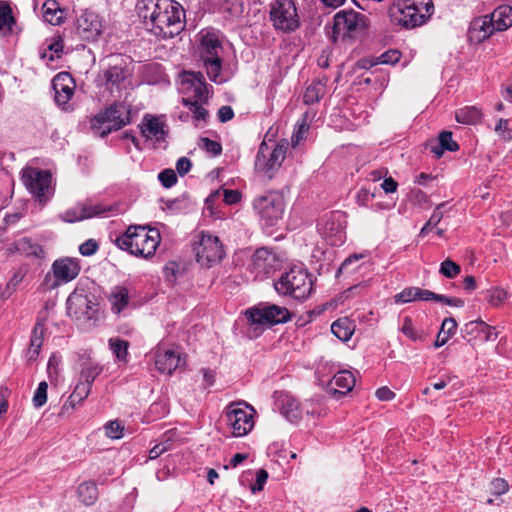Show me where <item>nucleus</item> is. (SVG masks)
<instances>
[{"instance_id": "obj_1", "label": "nucleus", "mask_w": 512, "mask_h": 512, "mask_svg": "<svg viewBox=\"0 0 512 512\" xmlns=\"http://www.w3.org/2000/svg\"><path fill=\"white\" fill-rule=\"evenodd\" d=\"M136 11L158 37L173 38L184 29V9L174 0H138Z\"/></svg>"}, {"instance_id": "obj_2", "label": "nucleus", "mask_w": 512, "mask_h": 512, "mask_svg": "<svg viewBox=\"0 0 512 512\" xmlns=\"http://www.w3.org/2000/svg\"><path fill=\"white\" fill-rule=\"evenodd\" d=\"M160 242L161 236L157 229L141 225L129 226L125 233L115 240L120 249L144 259L155 255Z\"/></svg>"}, {"instance_id": "obj_3", "label": "nucleus", "mask_w": 512, "mask_h": 512, "mask_svg": "<svg viewBox=\"0 0 512 512\" xmlns=\"http://www.w3.org/2000/svg\"><path fill=\"white\" fill-rule=\"evenodd\" d=\"M198 53L209 79L218 84L225 82L226 78L221 73L224 48L217 31L200 32Z\"/></svg>"}, {"instance_id": "obj_4", "label": "nucleus", "mask_w": 512, "mask_h": 512, "mask_svg": "<svg viewBox=\"0 0 512 512\" xmlns=\"http://www.w3.org/2000/svg\"><path fill=\"white\" fill-rule=\"evenodd\" d=\"M432 12V0H397L389 9L391 21L405 28L424 24Z\"/></svg>"}, {"instance_id": "obj_5", "label": "nucleus", "mask_w": 512, "mask_h": 512, "mask_svg": "<svg viewBox=\"0 0 512 512\" xmlns=\"http://www.w3.org/2000/svg\"><path fill=\"white\" fill-rule=\"evenodd\" d=\"M274 286L279 294L304 299L312 290V279L306 269L294 266L285 272Z\"/></svg>"}, {"instance_id": "obj_6", "label": "nucleus", "mask_w": 512, "mask_h": 512, "mask_svg": "<svg viewBox=\"0 0 512 512\" xmlns=\"http://www.w3.org/2000/svg\"><path fill=\"white\" fill-rule=\"evenodd\" d=\"M129 71L126 63L121 56H111L108 67L105 68L97 77V85L103 87L111 94L120 93L126 90L130 85L128 80Z\"/></svg>"}, {"instance_id": "obj_7", "label": "nucleus", "mask_w": 512, "mask_h": 512, "mask_svg": "<svg viewBox=\"0 0 512 512\" xmlns=\"http://www.w3.org/2000/svg\"><path fill=\"white\" fill-rule=\"evenodd\" d=\"M253 209L264 226L277 225L285 212V199L281 193L268 192L253 200Z\"/></svg>"}, {"instance_id": "obj_8", "label": "nucleus", "mask_w": 512, "mask_h": 512, "mask_svg": "<svg viewBox=\"0 0 512 512\" xmlns=\"http://www.w3.org/2000/svg\"><path fill=\"white\" fill-rule=\"evenodd\" d=\"M130 122V111L123 105H113L99 112L91 119L92 130L104 137L112 131L119 130Z\"/></svg>"}, {"instance_id": "obj_9", "label": "nucleus", "mask_w": 512, "mask_h": 512, "mask_svg": "<svg viewBox=\"0 0 512 512\" xmlns=\"http://www.w3.org/2000/svg\"><path fill=\"white\" fill-rule=\"evenodd\" d=\"M255 410L244 401L230 403L225 411L227 426L234 437L247 435L254 427Z\"/></svg>"}, {"instance_id": "obj_10", "label": "nucleus", "mask_w": 512, "mask_h": 512, "mask_svg": "<svg viewBox=\"0 0 512 512\" xmlns=\"http://www.w3.org/2000/svg\"><path fill=\"white\" fill-rule=\"evenodd\" d=\"M288 146L289 143L286 139H281L273 149H270L266 142H262L256 155V171L271 178L281 167L286 157Z\"/></svg>"}, {"instance_id": "obj_11", "label": "nucleus", "mask_w": 512, "mask_h": 512, "mask_svg": "<svg viewBox=\"0 0 512 512\" xmlns=\"http://www.w3.org/2000/svg\"><path fill=\"white\" fill-rule=\"evenodd\" d=\"M22 182L40 202H46L53 194L52 174L48 170L26 167L22 170Z\"/></svg>"}, {"instance_id": "obj_12", "label": "nucleus", "mask_w": 512, "mask_h": 512, "mask_svg": "<svg viewBox=\"0 0 512 512\" xmlns=\"http://www.w3.org/2000/svg\"><path fill=\"white\" fill-rule=\"evenodd\" d=\"M270 19L273 26L283 32L294 31L300 24L293 0H275L271 5Z\"/></svg>"}, {"instance_id": "obj_13", "label": "nucleus", "mask_w": 512, "mask_h": 512, "mask_svg": "<svg viewBox=\"0 0 512 512\" xmlns=\"http://www.w3.org/2000/svg\"><path fill=\"white\" fill-rule=\"evenodd\" d=\"M197 262L203 267H212L218 264L224 255L223 246L217 236L202 233L199 241L194 245Z\"/></svg>"}, {"instance_id": "obj_14", "label": "nucleus", "mask_w": 512, "mask_h": 512, "mask_svg": "<svg viewBox=\"0 0 512 512\" xmlns=\"http://www.w3.org/2000/svg\"><path fill=\"white\" fill-rule=\"evenodd\" d=\"M245 314L252 325H274L290 319L287 308L268 303L250 308Z\"/></svg>"}, {"instance_id": "obj_15", "label": "nucleus", "mask_w": 512, "mask_h": 512, "mask_svg": "<svg viewBox=\"0 0 512 512\" xmlns=\"http://www.w3.org/2000/svg\"><path fill=\"white\" fill-rule=\"evenodd\" d=\"M366 17L353 10L340 11L334 16L333 34L337 37H352L366 28Z\"/></svg>"}, {"instance_id": "obj_16", "label": "nucleus", "mask_w": 512, "mask_h": 512, "mask_svg": "<svg viewBox=\"0 0 512 512\" xmlns=\"http://www.w3.org/2000/svg\"><path fill=\"white\" fill-rule=\"evenodd\" d=\"M320 235L332 246H339L345 242L346 233L343 215L332 212L322 217L317 225Z\"/></svg>"}, {"instance_id": "obj_17", "label": "nucleus", "mask_w": 512, "mask_h": 512, "mask_svg": "<svg viewBox=\"0 0 512 512\" xmlns=\"http://www.w3.org/2000/svg\"><path fill=\"white\" fill-rule=\"evenodd\" d=\"M179 90L185 98L191 100L207 101L209 91L201 72L185 71L180 74Z\"/></svg>"}, {"instance_id": "obj_18", "label": "nucleus", "mask_w": 512, "mask_h": 512, "mask_svg": "<svg viewBox=\"0 0 512 512\" xmlns=\"http://www.w3.org/2000/svg\"><path fill=\"white\" fill-rule=\"evenodd\" d=\"M185 363L180 352L174 348L157 346L154 351V364L160 373L171 375Z\"/></svg>"}, {"instance_id": "obj_19", "label": "nucleus", "mask_w": 512, "mask_h": 512, "mask_svg": "<svg viewBox=\"0 0 512 512\" xmlns=\"http://www.w3.org/2000/svg\"><path fill=\"white\" fill-rule=\"evenodd\" d=\"M80 270L81 267L76 259L61 258L55 260L52 264L54 281L51 284V287L55 288L71 282L79 275Z\"/></svg>"}, {"instance_id": "obj_20", "label": "nucleus", "mask_w": 512, "mask_h": 512, "mask_svg": "<svg viewBox=\"0 0 512 512\" xmlns=\"http://www.w3.org/2000/svg\"><path fill=\"white\" fill-rule=\"evenodd\" d=\"M76 30L82 39L92 41L102 33L103 24L98 14L87 10L77 18Z\"/></svg>"}, {"instance_id": "obj_21", "label": "nucleus", "mask_w": 512, "mask_h": 512, "mask_svg": "<svg viewBox=\"0 0 512 512\" xmlns=\"http://www.w3.org/2000/svg\"><path fill=\"white\" fill-rule=\"evenodd\" d=\"M52 87L55 92V101L59 106L68 104L74 94V80L66 73L57 74L52 80Z\"/></svg>"}, {"instance_id": "obj_22", "label": "nucleus", "mask_w": 512, "mask_h": 512, "mask_svg": "<svg viewBox=\"0 0 512 512\" xmlns=\"http://www.w3.org/2000/svg\"><path fill=\"white\" fill-rule=\"evenodd\" d=\"M415 300L421 301H438L448 304V298L441 294H436L432 291L421 289L418 287L405 288L403 291L395 295L396 303H408Z\"/></svg>"}, {"instance_id": "obj_23", "label": "nucleus", "mask_w": 512, "mask_h": 512, "mask_svg": "<svg viewBox=\"0 0 512 512\" xmlns=\"http://www.w3.org/2000/svg\"><path fill=\"white\" fill-rule=\"evenodd\" d=\"M110 208L102 204L78 205L62 214V219L66 222H76L94 216L105 214Z\"/></svg>"}, {"instance_id": "obj_24", "label": "nucleus", "mask_w": 512, "mask_h": 512, "mask_svg": "<svg viewBox=\"0 0 512 512\" xmlns=\"http://www.w3.org/2000/svg\"><path fill=\"white\" fill-rule=\"evenodd\" d=\"M497 29L489 15L474 19L469 27L468 36L471 41L481 43L489 38Z\"/></svg>"}, {"instance_id": "obj_25", "label": "nucleus", "mask_w": 512, "mask_h": 512, "mask_svg": "<svg viewBox=\"0 0 512 512\" xmlns=\"http://www.w3.org/2000/svg\"><path fill=\"white\" fill-rule=\"evenodd\" d=\"M92 310L91 301L83 292L75 290L67 299V311L69 315L76 318L91 317Z\"/></svg>"}, {"instance_id": "obj_26", "label": "nucleus", "mask_w": 512, "mask_h": 512, "mask_svg": "<svg viewBox=\"0 0 512 512\" xmlns=\"http://www.w3.org/2000/svg\"><path fill=\"white\" fill-rule=\"evenodd\" d=\"M355 385V378L350 371L343 370L336 373L330 383V390L335 398L350 392Z\"/></svg>"}, {"instance_id": "obj_27", "label": "nucleus", "mask_w": 512, "mask_h": 512, "mask_svg": "<svg viewBox=\"0 0 512 512\" xmlns=\"http://www.w3.org/2000/svg\"><path fill=\"white\" fill-rule=\"evenodd\" d=\"M221 196H223V200L226 204L232 205L240 201L241 194L237 190H216L212 192L205 201V208L204 213L209 214V216H215L216 213L214 211V203L216 200H218Z\"/></svg>"}, {"instance_id": "obj_28", "label": "nucleus", "mask_w": 512, "mask_h": 512, "mask_svg": "<svg viewBox=\"0 0 512 512\" xmlns=\"http://www.w3.org/2000/svg\"><path fill=\"white\" fill-rule=\"evenodd\" d=\"M7 251L11 254L18 253L25 256L42 257V248L33 243L29 238L23 237L8 245Z\"/></svg>"}, {"instance_id": "obj_29", "label": "nucleus", "mask_w": 512, "mask_h": 512, "mask_svg": "<svg viewBox=\"0 0 512 512\" xmlns=\"http://www.w3.org/2000/svg\"><path fill=\"white\" fill-rule=\"evenodd\" d=\"M142 135L151 140L160 141L165 137L164 124L159 118L146 116L141 126Z\"/></svg>"}, {"instance_id": "obj_30", "label": "nucleus", "mask_w": 512, "mask_h": 512, "mask_svg": "<svg viewBox=\"0 0 512 512\" xmlns=\"http://www.w3.org/2000/svg\"><path fill=\"white\" fill-rule=\"evenodd\" d=\"M497 31H505L512 26V7L501 5L497 7L490 15Z\"/></svg>"}, {"instance_id": "obj_31", "label": "nucleus", "mask_w": 512, "mask_h": 512, "mask_svg": "<svg viewBox=\"0 0 512 512\" xmlns=\"http://www.w3.org/2000/svg\"><path fill=\"white\" fill-rule=\"evenodd\" d=\"M111 309L115 314H120L129 303V292L126 287L115 286L108 297Z\"/></svg>"}, {"instance_id": "obj_32", "label": "nucleus", "mask_w": 512, "mask_h": 512, "mask_svg": "<svg viewBox=\"0 0 512 512\" xmlns=\"http://www.w3.org/2000/svg\"><path fill=\"white\" fill-rule=\"evenodd\" d=\"M274 255L265 248H260L255 251L252 258V265L254 270L260 274H268L271 271Z\"/></svg>"}, {"instance_id": "obj_33", "label": "nucleus", "mask_w": 512, "mask_h": 512, "mask_svg": "<svg viewBox=\"0 0 512 512\" xmlns=\"http://www.w3.org/2000/svg\"><path fill=\"white\" fill-rule=\"evenodd\" d=\"M43 18L51 25H59L64 19V10L56 0H46L42 6Z\"/></svg>"}, {"instance_id": "obj_34", "label": "nucleus", "mask_w": 512, "mask_h": 512, "mask_svg": "<svg viewBox=\"0 0 512 512\" xmlns=\"http://www.w3.org/2000/svg\"><path fill=\"white\" fill-rule=\"evenodd\" d=\"M332 333L341 341H348L355 331L354 322L347 318H339L331 325Z\"/></svg>"}, {"instance_id": "obj_35", "label": "nucleus", "mask_w": 512, "mask_h": 512, "mask_svg": "<svg viewBox=\"0 0 512 512\" xmlns=\"http://www.w3.org/2000/svg\"><path fill=\"white\" fill-rule=\"evenodd\" d=\"M79 500L86 506L93 505L98 499V489L94 482H83L78 486Z\"/></svg>"}, {"instance_id": "obj_36", "label": "nucleus", "mask_w": 512, "mask_h": 512, "mask_svg": "<svg viewBox=\"0 0 512 512\" xmlns=\"http://www.w3.org/2000/svg\"><path fill=\"white\" fill-rule=\"evenodd\" d=\"M326 93V80L319 79L312 82L304 93V102L306 104H314L318 102Z\"/></svg>"}, {"instance_id": "obj_37", "label": "nucleus", "mask_w": 512, "mask_h": 512, "mask_svg": "<svg viewBox=\"0 0 512 512\" xmlns=\"http://www.w3.org/2000/svg\"><path fill=\"white\" fill-rule=\"evenodd\" d=\"M282 414L290 421L296 422L301 417V411L297 400L289 395H286L281 400Z\"/></svg>"}, {"instance_id": "obj_38", "label": "nucleus", "mask_w": 512, "mask_h": 512, "mask_svg": "<svg viewBox=\"0 0 512 512\" xmlns=\"http://www.w3.org/2000/svg\"><path fill=\"white\" fill-rule=\"evenodd\" d=\"M482 117L481 111L474 107H464L459 109L455 113V119L458 123L466 124V125H474L480 121Z\"/></svg>"}, {"instance_id": "obj_39", "label": "nucleus", "mask_w": 512, "mask_h": 512, "mask_svg": "<svg viewBox=\"0 0 512 512\" xmlns=\"http://www.w3.org/2000/svg\"><path fill=\"white\" fill-rule=\"evenodd\" d=\"M426 149L433 153L435 158H440L448 150V131L443 130L438 139L427 141Z\"/></svg>"}, {"instance_id": "obj_40", "label": "nucleus", "mask_w": 512, "mask_h": 512, "mask_svg": "<svg viewBox=\"0 0 512 512\" xmlns=\"http://www.w3.org/2000/svg\"><path fill=\"white\" fill-rule=\"evenodd\" d=\"M14 24L15 19L11 7L4 2H0V34L3 36L9 34Z\"/></svg>"}, {"instance_id": "obj_41", "label": "nucleus", "mask_w": 512, "mask_h": 512, "mask_svg": "<svg viewBox=\"0 0 512 512\" xmlns=\"http://www.w3.org/2000/svg\"><path fill=\"white\" fill-rule=\"evenodd\" d=\"M43 344V328L40 325L35 326L31 340L30 346L27 351V357L29 361H33L37 358L40 349Z\"/></svg>"}, {"instance_id": "obj_42", "label": "nucleus", "mask_w": 512, "mask_h": 512, "mask_svg": "<svg viewBox=\"0 0 512 512\" xmlns=\"http://www.w3.org/2000/svg\"><path fill=\"white\" fill-rule=\"evenodd\" d=\"M109 347L118 361L127 362L129 342L119 337L109 339Z\"/></svg>"}, {"instance_id": "obj_43", "label": "nucleus", "mask_w": 512, "mask_h": 512, "mask_svg": "<svg viewBox=\"0 0 512 512\" xmlns=\"http://www.w3.org/2000/svg\"><path fill=\"white\" fill-rule=\"evenodd\" d=\"M91 388L88 387V384L78 383L73 391V393L69 396L66 401L64 407L74 408L77 404L81 403L89 394Z\"/></svg>"}, {"instance_id": "obj_44", "label": "nucleus", "mask_w": 512, "mask_h": 512, "mask_svg": "<svg viewBox=\"0 0 512 512\" xmlns=\"http://www.w3.org/2000/svg\"><path fill=\"white\" fill-rule=\"evenodd\" d=\"M182 102L185 106L188 107L189 111H191L194 115V119L197 121H205L207 117V110L203 107V103L205 101L200 100H191L190 98H183Z\"/></svg>"}, {"instance_id": "obj_45", "label": "nucleus", "mask_w": 512, "mask_h": 512, "mask_svg": "<svg viewBox=\"0 0 512 512\" xmlns=\"http://www.w3.org/2000/svg\"><path fill=\"white\" fill-rule=\"evenodd\" d=\"M101 367L97 365H90L85 367L81 371V379L79 383L81 384H88V387L91 388L92 383L96 379V377L101 373Z\"/></svg>"}, {"instance_id": "obj_46", "label": "nucleus", "mask_w": 512, "mask_h": 512, "mask_svg": "<svg viewBox=\"0 0 512 512\" xmlns=\"http://www.w3.org/2000/svg\"><path fill=\"white\" fill-rule=\"evenodd\" d=\"M306 119L307 114L303 116L301 123L297 125V129L291 137V145L293 148H296L305 139V135L309 129V125L307 124Z\"/></svg>"}, {"instance_id": "obj_47", "label": "nucleus", "mask_w": 512, "mask_h": 512, "mask_svg": "<svg viewBox=\"0 0 512 512\" xmlns=\"http://www.w3.org/2000/svg\"><path fill=\"white\" fill-rule=\"evenodd\" d=\"M104 429L106 436L111 439H120L124 435V426L117 420L106 423Z\"/></svg>"}, {"instance_id": "obj_48", "label": "nucleus", "mask_w": 512, "mask_h": 512, "mask_svg": "<svg viewBox=\"0 0 512 512\" xmlns=\"http://www.w3.org/2000/svg\"><path fill=\"white\" fill-rule=\"evenodd\" d=\"M47 389V382L42 381L39 383L32 399L34 407L40 408L47 402Z\"/></svg>"}, {"instance_id": "obj_49", "label": "nucleus", "mask_w": 512, "mask_h": 512, "mask_svg": "<svg viewBox=\"0 0 512 512\" xmlns=\"http://www.w3.org/2000/svg\"><path fill=\"white\" fill-rule=\"evenodd\" d=\"M199 147L212 156H217L222 152L221 144L217 141L210 140L207 137H203L200 139Z\"/></svg>"}, {"instance_id": "obj_50", "label": "nucleus", "mask_w": 512, "mask_h": 512, "mask_svg": "<svg viewBox=\"0 0 512 512\" xmlns=\"http://www.w3.org/2000/svg\"><path fill=\"white\" fill-rule=\"evenodd\" d=\"M507 297V292L501 288H492L487 292V301L492 306L501 305Z\"/></svg>"}, {"instance_id": "obj_51", "label": "nucleus", "mask_w": 512, "mask_h": 512, "mask_svg": "<svg viewBox=\"0 0 512 512\" xmlns=\"http://www.w3.org/2000/svg\"><path fill=\"white\" fill-rule=\"evenodd\" d=\"M444 210H445L444 204L438 205V207L434 210L431 217L429 218L427 224L422 228V230H421L422 234L426 233L430 228L436 227L440 223L441 219L443 218L444 212H445Z\"/></svg>"}, {"instance_id": "obj_52", "label": "nucleus", "mask_w": 512, "mask_h": 512, "mask_svg": "<svg viewBox=\"0 0 512 512\" xmlns=\"http://www.w3.org/2000/svg\"><path fill=\"white\" fill-rule=\"evenodd\" d=\"M509 489L507 481L503 478H495L490 482V492L492 495L500 496Z\"/></svg>"}, {"instance_id": "obj_53", "label": "nucleus", "mask_w": 512, "mask_h": 512, "mask_svg": "<svg viewBox=\"0 0 512 512\" xmlns=\"http://www.w3.org/2000/svg\"><path fill=\"white\" fill-rule=\"evenodd\" d=\"M158 179L165 188H170L177 182V175L172 169H165L159 173Z\"/></svg>"}, {"instance_id": "obj_54", "label": "nucleus", "mask_w": 512, "mask_h": 512, "mask_svg": "<svg viewBox=\"0 0 512 512\" xmlns=\"http://www.w3.org/2000/svg\"><path fill=\"white\" fill-rule=\"evenodd\" d=\"M59 363L60 358L56 355H52L49 358L47 365V373L51 382L57 381L59 375Z\"/></svg>"}, {"instance_id": "obj_55", "label": "nucleus", "mask_w": 512, "mask_h": 512, "mask_svg": "<svg viewBox=\"0 0 512 512\" xmlns=\"http://www.w3.org/2000/svg\"><path fill=\"white\" fill-rule=\"evenodd\" d=\"M480 328V321H471L467 324H465L464 328L462 329V336L467 341H471L472 338H475L479 332Z\"/></svg>"}, {"instance_id": "obj_56", "label": "nucleus", "mask_w": 512, "mask_h": 512, "mask_svg": "<svg viewBox=\"0 0 512 512\" xmlns=\"http://www.w3.org/2000/svg\"><path fill=\"white\" fill-rule=\"evenodd\" d=\"M478 334H482L486 341H494L498 337L496 327L490 326L481 320Z\"/></svg>"}, {"instance_id": "obj_57", "label": "nucleus", "mask_w": 512, "mask_h": 512, "mask_svg": "<svg viewBox=\"0 0 512 512\" xmlns=\"http://www.w3.org/2000/svg\"><path fill=\"white\" fill-rule=\"evenodd\" d=\"M509 121L507 119H499L498 124L495 127L496 133H498L505 141L512 139V132L508 127Z\"/></svg>"}, {"instance_id": "obj_58", "label": "nucleus", "mask_w": 512, "mask_h": 512, "mask_svg": "<svg viewBox=\"0 0 512 512\" xmlns=\"http://www.w3.org/2000/svg\"><path fill=\"white\" fill-rule=\"evenodd\" d=\"M267 479H268V472L265 469H259L256 472V481L251 486L252 493L255 494V493L261 491L263 489L264 484L266 483Z\"/></svg>"}, {"instance_id": "obj_59", "label": "nucleus", "mask_w": 512, "mask_h": 512, "mask_svg": "<svg viewBox=\"0 0 512 512\" xmlns=\"http://www.w3.org/2000/svg\"><path fill=\"white\" fill-rule=\"evenodd\" d=\"M171 448V442L169 440H166L164 442L156 444L150 451H149V459L153 460L158 458L161 454L168 451Z\"/></svg>"}, {"instance_id": "obj_60", "label": "nucleus", "mask_w": 512, "mask_h": 512, "mask_svg": "<svg viewBox=\"0 0 512 512\" xmlns=\"http://www.w3.org/2000/svg\"><path fill=\"white\" fill-rule=\"evenodd\" d=\"M98 250V244L94 239H89L79 246V251L83 256H91Z\"/></svg>"}, {"instance_id": "obj_61", "label": "nucleus", "mask_w": 512, "mask_h": 512, "mask_svg": "<svg viewBox=\"0 0 512 512\" xmlns=\"http://www.w3.org/2000/svg\"><path fill=\"white\" fill-rule=\"evenodd\" d=\"M192 167V162L187 157H181L176 162V170L180 176L186 175Z\"/></svg>"}, {"instance_id": "obj_62", "label": "nucleus", "mask_w": 512, "mask_h": 512, "mask_svg": "<svg viewBox=\"0 0 512 512\" xmlns=\"http://www.w3.org/2000/svg\"><path fill=\"white\" fill-rule=\"evenodd\" d=\"M400 59V53L396 50H391L383 53L380 57V63L382 64H395Z\"/></svg>"}, {"instance_id": "obj_63", "label": "nucleus", "mask_w": 512, "mask_h": 512, "mask_svg": "<svg viewBox=\"0 0 512 512\" xmlns=\"http://www.w3.org/2000/svg\"><path fill=\"white\" fill-rule=\"evenodd\" d=\"M402 332L404 335L416 341L418 339L417 333L413 327L412 320L410 318H405L402 326Z\"/></svg>"}, {"instance_id": "obj_64", "label": "nucleus", "mask_w": 512, "mask_h": 512, "mask_svg": "<svg viewBox=\"0 0 512 512\" xmlns=\"http://www.w3.org/2000/svg\"><path fill=\"white\" fill-rule=\"evenodd\" d=\"M234 116L233 109L230 106H222L218 110V118L220 122L225 123L231 120Z\"/></svg>"}]
</instances>
